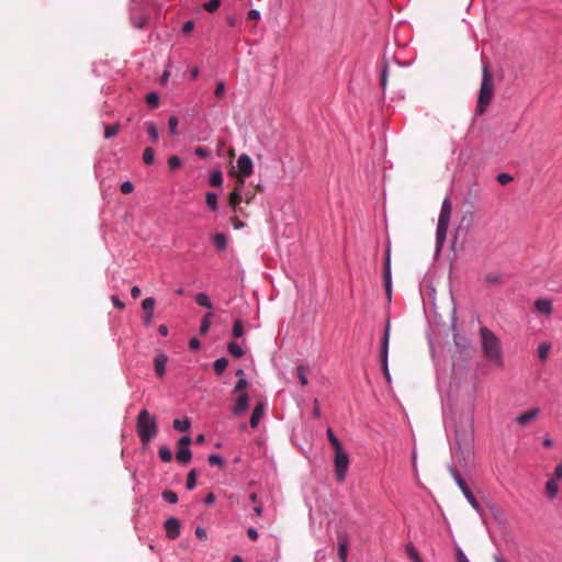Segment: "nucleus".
Here are the masks:
<instances>
[{
  "label": "nucleus",
  "mask_w": 562,
  "mask_h": 562,
  "mask_svg": "<svg viewBox=\"0 0 562 562\" xmlns=\"http://www.w3.org/2000/svg\"><path fill=\"white\" fill-rule=\"evenodd\" d=\"M194 25H195V23L193 20H189V21L184 22L182 25V29H181L182 33L186 35L190 34L193 31Z\"/></svg>",
  "instance_id": "nucleus-55"
},
{
  "label": "nucleus",
  "mask_w": 562,
  "mask_h": 562,
  "mask_svg": "<svg viewBox=\"0 0 562 562\" xmlns=\"http://www.w3.org/2000/svg\"><path fill=\"white\" fill-rule=\"evenodd\" d=\"M296 373H297V379L301 383L302 386H306L308 384V379H307V367L304 366V364H299L296 367Z\"/></svg>",
  "instance_id": "nucleus-28"
},
{
  "label": "nucleus",
  "mask_w": 562,
  "mask_h": 562,
  "mask_svg": "<svg viewBox=\"0 0 562 562\" xmlns=\"http://www.w3.org/2000/svg\"><path fill=\"white\" fill-rule=\"evenodd\" d=\"M387 70H389V67L386 64H384L381 69V74H380V83H381V87L383 90H385V88H386Z\"/></svg>",
  "instance_id": "nucleus-51"
},
{
  "label": "nucleus",
  "mask_w": 562,
  "mask_h": 562,
  "mask_svg": "<svg viewBox=\"0 0 562 562\" xmlns=\"http://www.w3.org/2000/svg\"><path fill=\"white\" fill-rule=\"evenodd\" d=\"M143 161L147 166H150V165L154 164V161H155V153H154V149L151 147L145 148V150L143 153Z\"/></svg>",
  "instance_id": "nucleus-41"
},
{
  "label": "nucleus",
  "mask_w": 562,
  "mask_h": 562,
  "mask_svg": "<svg viewBox=\"0 0 562 562\" xmlns=\"http://www.w3.org/2000/svg\"><path fill=\"white\" fill-rule=\"evenodd\" d=\"M221 5V0H209L203 3V9L210 13L215 12Z\"/></svg>",
  "instance_id": "nucleus-45"
},
{
  "label": "nucleus",
  "mask_w": 562,
  "mask_h": 562,
  "mask_svg": "<svg viewBox=\"0 0 562 562\" xmlns=\"http://www.w3.org/2000/svg\"><path fill=\"white\" fill-rule=\"evenodd\" d=\"M196 485L195 470H191L188 474L186 486L188 490H193Z\"/></svg>",
  "instance_id": "nucleus-47"
},
{
  "label": "nucleus",
  "mask_w": 562,
  "mask_h": 562,
  "mask_svg": "<svg viewBox=\"0 0 562 562\" xmlns=\"http://www.w3.org/2000/svg\"><path fill=\"white\" fill-rule=\"evenodd\" d=\"M539 413H540L539 408L529 409L527 412L519 414L516 417V422H517V424H519L521 426L526 425L529 422L533 420L539 415Z\"/></svg>",
  "instance_id": "nucleus-18"
},
{
  "label": "nucleus",
  "mask_w": 562,
  "mask_h": 562,
  "mask_svg": "<svg viewBox=\"0 0 562 562\" xmlns=\"http://www.w3.org/2000/svg\"><path fill=\"white\" fill-rule=\"evenodd\" d=\"M213 317V313H206L202 321H201V325H200V334L202 335H205L209 329H210V326H211V318Z\"/></svg>",
  "instance_id": "nucleus-38"
},
{
  "label": "nucleus",
  "mask_w": 562,
  "mask_h": 562,
  "mask_svg": "<svg viewBox=\"0 0 562 562\" xmlns=\"http://www.w3.org/2000/svg\"><path fill=\"white\" fill-rule=\"evenodd\" d=\"M448 225H449L448 220H445V218L438 220L437 228H436V237H437L438 241L443 240L446 238Z\"/></svg>",
  "instance_id": "nucleus-23"
},
{
  "label": "nucleus",
  "mask_w": 562,
  "mask_h": 562,
  "mask_svg": "<svg viewBox=\"0 0 562 562\" xmlns=\"http://www.w3.org/2000/svg\"><path fill=\"white\" fill-rule=\"evenodd\" d=\"M112 303L119 310H124L125 308V303L123 301H121L120 297L116 296V295L112 296Z\"/></svg>",
  "instance_id": "nucleus-59"
},
{
  "label": "nucleus",
  "mask_w": 562,
  "mask_h": 562,
  "mask_svg": "<svg viewBox=\"0 0 562 562\" xmlns=\"http://www.w3.org/2000/svg\"><path fill=\"white\" fill-rule=\"evenodd\" d=\"M535 307L538 313L542 315H550L552 313L553 306L552 302L549 299H538L535 301Z\"/></svg>",
  "instance_id": "nucleus-17"
},
{
  "label": "nucleus",
  "mask_w": 562,
  "mask_h": 562,
  "mask_svg": "<svg viewBox=\"0 0 562 562\" xmlns=\"http://www.w3.org/2000/svg\"><path fill=\"white\" fill-rule=\"evenodd\" d=\"M225 93V83L224 81H218L216 83V87H215V90H214V95L220 99L224 95Z\"/></svg>",
  "instance_id": "nucleus-54"
},
{
  "label": "nucleus",
  "mask_w": 562,
  "mask_h": 562,
  "mask_svg": "<svg viewBox=\"0 0 562 562\" xmlns=\"http://www.w3.org/2000/svg\"><path fill=\"white\" fill-rule=\"evenodd\" d=\"M383 280H384V286L385 291L391 296L392 292V276H391V254L390 249L385 252V259H384V268H383Z\"/></svg>",
  "instance_id": "nucleus-7"
},
{
  "label": "nucleus",
  "mask_w": 562,
  "mask_h": 562,
  "mask_svg": "<svg viewBox=\"0 0 562 562\" xmlns=\"http://www.w3.org/2000/svg\"><path fill=\"white\" fill-rule=\"evenodd\" d=\"M131 22L135 29H144L148 22V18L144 14L142 15H132Z\"/></svg>",
  "instance_id": "nucleus-30"
},
{
  "label": "nucleus",
  "mask_w": 562,
  "mask_h": 562,
  "mask_svg": "<svg viewBox=\"0 0 562 562\" xmlns=\"http://www.w3.org/2000/svg\"><path fill=\"white\" fill-rule=\"evenodd\" d=\"M120 131L119 124L104 125V138L109 139L117 135Z\"/></svg>",
  "instance_id": "nucleus-40"
},
{
  "label": "nucleus",
  "mask_w": 562,
  "mask_h": 562,
  "mask_svg": "<svg viewBox=\"0 0 562 562\" xmlns=\"http://www.w3.org/2000/svg\"><path fill=\"white\" fill-rule=\"evenodd\" d=\"M209 463L211 465L223 467L225 462H224V459L222 458V456L214 453V454L209 456Z\"/></svg>",
  "instance_id": "nucleus-50"
},
{
  "label": "nucleus",
  "mask_w": 562,
  "mask_h": 562,
  "mask_svg": "<svg viewBox=\"0 0 562 562\" xmlns=\"http://www.w3.org/2000/svg\"><path fill=\"white\" fill-rule=\"evenodd\" d=\"M172 426L176 430L186 431L190 428L191 422L188 418L175 419Z\"/></svg>",
  "instance_id": "nucleus-39"
},
{
  "label": "nucleus",
  "mask_w": 562,
  "mask_h": 562,
  "mask_svg": "<svg viewBox=\"0 0 562 562\" xmlns=\"http://www.w3.org/2000/svg\"><path fill=\"white\" fill-rule=\"evenodd\" d=\"M326 434H327L328 441L330 442V445H331V447L334 448L335 451L344 449L341 442L336 437V435L334 434L331 428H328Z\"/></svg>",
  "instance_id": "nucleus-33"
},
{
  "label": "nucleus",
  "mask_w": 562,
  "mask_h": 562,
  "mask_svg": "<svg viewBox=\"0 0 562 562\" xmlns=\"http://www.w3.org/2000/svg\"><path fill=\"white\" fill-rule=\"evenodd\" d=\"M551 477L557 479V481H560L562 479V461L555 467Z\"/></svg>",
  "instance_id": "nucleus-58"
},
{
  "label": "nucleus",
  "mask_w": 562,
  "mask_h": 562,
  "mask_svg": "<svg viewBox=\"0 0 562 562\" xmlns=\"http://www.w3.org/2000/svg\"><path fill=\"white\" fill-rule=\"evenodd\" d=\"M195 536L200 539V540H206L207 538V533L205 531V529H203L202 527H198L195 529Z\"/></svg>",
  "instance_id": "nucleus-61"
},
{
  "label": "nucleus",
  "mask_w": 562,
  "mask_h": 562,
  "mask_svg": "<svg viewBox=\"0 0 562 562\" xmlns=\"http://www.w3.org/2000/svg\"><path fill=\"white\" fill-rule=\"evenodd\" d=\"M136 431L140 441L146 445L157 435L158 425L155 415L142 409L136 418Z\"/></svg>",
  "instance_id": "nucleus-3"
},
{
  "label": "nucleus",
  "mask_w": 562,
  "mask_h": 562,
  "mask_svg": "<svg viewBox=\"0 0 562 562\" xmlns=\"http://www.w3.org/2000/svg\"><path fill=\"white\" fill-rule=\"evenodd\" d=\"M145 99L148 105L151 108H156L159 104V95L156 92L147 93Z\"/></svg>",
  "instance_id": "nucleus-46"
},
{
  "label": "nucleus",
  "mask_w": 562,
  "mask_h": 562,
  "mask_svg": "<svg viewBox=\"0 0 562 562\" xmlns=\"http://www.w3.org/2000/svg\"><path fill=\"white\" fill-rule=\"evenodd\" d=\"M227 366H228V360L224 357H221V358L216 359L213 363L214 372L217 375H221L226 370Z\"/></svg>",
  "instance_id": "nucleus-26"
},
{
  "label": "nucleus",
  "mask_w": 562,
  "mask_h": 562,
  "mask_svg": "<svg viewBox=\"0 0 562 562\" xmlns=\"http://www.w3.org/2000/svg\"><path fill=\"white\" fill-rule=\"evenodd\" d=\"M195 302L201 307H204L207 310L213 308V303L211 302L210 296L206 293H198L195 295Z\"/></svg>",
  "instance_id": "nucleus-24"
},
{
  "label": "nucleus",
  "mask_w": 562,
  "mask_h": 562,
  "mask_svg": "<svg viewBox=\"0 0 562 562\" xmlns=\"http://www.w3.org/2000/svg\"><path fill=\"white\" fill-rule=\"evenodd\" d=\"M215 495L213 493H209L205 497H204V504L206 506H211L215 503Z\"/></svg>",
  "instance_id": "nucleus-63"
},
{
  "label": "nucleus",
  "mask_w": 562,
  "mask_h": 562,
  "mask_svg": "<svg viewBox=\"0 0 562 562\" xmlns=\"http://www.w3.org/2000/svg\"><path fill=\"white\" fill-rule=\"evenodd\" d=\"M244 187V180H240L239 184L235 188V190L229 194L228 203L233 209H236L241 200V191L240 189Z\"/></svg>",
  "instance_id": "nucleus-19"
},
{
  "label": "nucleus",
  "mask_w": 562,
  "mask_h": 562,
  "mask_svg": "<svg viewBox=\"0 0 562 562\" xmlns=\"http://www.w3.org/2000/svg\"><path fill=\"white\" fill-rule=\"evenodd\" d=\"M146 131L151 142H157L159 137L158 127L154 122H146Z\"/></svg>",
  "instance_id": "nucleus-29"
},
{
  "label": "nucleus",
  "mask_w": 562,
  "mask_h": 562,
  "mask_svg": "<svg viewBox=\"0 0 562 562\" xmlns=\"http://www.w3.org/2000/svg\"><path fill=\"white\" fill-rule=\"evenodd\" d=\"M448 470H449L452 479L454 480L456 484L461 490L463 495L471 491V488L465 483L464 479L462 477V475H461L460 471L458 470V468L456 467V464H453V463L450 464L448 467Z\"/></svg>",
  "instance_id": "nucleus-13"
},
{
  "label": "nucleus",
  "mask_w": 562,
  "mask_h": 562,
  "mask_svg": "<svg viewBox=\"0 0 562 562\" xmlns=\"http://www.w3.org/2000/svg\"><path fill=\"white\" fill-rule=\"evenodd\" d=\"M158 456L162 462H170L172 460V451L168 446L159 447Z\"/></svg>",
  "instance_id": "nucleus-32"
},
{
  "label": "nucleus",
  "mask_w": 562,
  "mask_h": 562,
  "mask_svg": "<svg viewBox=\"0 0 562 562\" xmlns=\"http://www.w3.org/2000/svg\"><path fill=\"white\" fill-rule=\"evenodd\" d=\"M182 161L179 156H171L168 159V166L171 170H176L181 166Z\"/></svg>",
  "instance_id": "nucleus-53"
},
{
  "label": "nucleus",
  "mask_w": 562,
  "mask_h": 562,
  "mask_svg": "<svg viewBox=\"0 0 562 562\" xmlns=\"http://www.w3.org/2000/svg\"><path fill=\"white\" fill-rule=\"evenodd\" d=\"M263 414H265V404L261 402L257 403L251 413L250 419H249V425L251 428H256L258 426L260 419L263 417Z\"/></svg>",
  "instance_id": "nucleus-16"
},
{
  "label": "nucleus",
  "mask_w": 562,
  "mask_h": 562,
  "mask_svg": "<svg viewBox=\"0 0 562 562\" xmlns=\"http://www.w3.org/2000/svg\"><path fill=\"white\" fill-rule=\"evenodd\" d=\"M338 540V558L341 562H346L348 558L349 538L346 532H339Z\"/></svg>",
  "instance_id": "nucleus-9"
},
{
  "label": "nucleus",
  "mask_w": 562,
  "mask_h": 562,
  "mask_svg": "<svg viewBox=\"0 0 562 562\" xmlns=\"http://www.w3.org/2000/svg\"><path fill=\"white\" fill-rule=\"evenodd\" d=\"M448 470H449L452 479L454 480L456 484L461 490L463 495L471 491V488L465 483L464 479L462 477V475H461L460 471L458 470V468L456 467V464H453V463L450 464L448 467Z\"/></svg>",
  "instance_id": "nucleus-11"
},
{
  "label": "nucleus",
  "mask_w": 562,
  "mask_h": 562,
  "mask_svg": "<svg viewBox=\"0 0 562 562\" xmlns=\"http://www.w3.org/2000/svg\"><path fill=\"white\" fill-rule=\"evenodd\" d=\"M192 452L188 447H180L176 453V459L179 463L187 464L191 461Z\"/></svg>",
  "instance_id": "nucleus-22"
},
{
  "label": "nucleus",
  "mask_w": 562,
  "mask_h": 562,
  "mask_svg": "<svg viewBox=\"0 0 562 562\" xmlns=\"http://www.w3.org/2000/svg\"><path fill=\"white\" fill-rule=\"evenodd\" d=\"M166 535L169 539L175 540L180 536V521L170 517L165 521Z\"/></svg>",
  "instance_id": "nucleus-8"
},
{
  "label": "nucleus",
  "mask_w": 562,
  "mask_h": 562,
  "mask_svg": "<svg viewBox=\"0 0 562 562\" xmlns=\"http://www.w3.org/2000/svg\"><path fill=\"white\" fill-rule=\"evenodd\" d=\"M448 470H449L452 479L454 480L456 484L461 490L463 495L471 491V488L465 483L464 479L462 477V475H461L460 471L458 470V468L456 467V464H453V463L450 464L448 467Z\"/></svg>",
  "instance_id": "nucleus-10"
},
{
  "label": "nucleus",
  "mask_w": 562,
  "mask_h": 562,
  "mask_svg": "<svg viewBox=\"0 0 562 562\" xmlns=\"http://www.w3.org/2000/svg\"><path fill=\"white\" fill-rule=\"evenodd\" d=\"M496 179L501 184L506 186L512 182L514 178L509 173L501 172L497 175Z\"/></svg>",
  "instance_id": "nucleus-52"
},
{
  "label": "nucleus",
  "mask_w": 562,
  "mask_h": 562,
  "mask_svg": "<svg viewBox=\"0 0 562 562\" xmlns=\"http://www.w3.org/2000/svg\"><path fill=\"white\" fill-rule=\"evenodd\" d=\"M390 334H391V323L390 319L386 322L383 337L381 339V350H380V362L383 374L387 381L391 380V374L389 371V342H390Z\"/></svg>",
  "instance_id": "nucleus-4"
},
{
  "label": "nucleus",
  "mask_w": 562,
  "mask_h": 562,
  "mask_svg": "<svg viewBox=\"0 0 562 562\" xmlns=\"http://www.w3.org/2000/svg\"><path fill=\"white\" fill-rule=\"evenodd\" d=\"M194 154L200 158H206L210 155L209 150L205 147L201 146L194 149Z\"/></svg>",
  "instance_id": "nucleus-57"
},
{
  "label": "nucleus",
  "mask_w": 562,
  "mask_h": 562,
  "mask_svg": "<svg viewBox=\"0 0 562 562\" xmlns=\"http://www.w3.org/2000/svg\"><path fill=\"white\" fill-rule=\"evenodd\" d=\"M559 493V481L550 477L546 483V494L549 499H554Z\"/></svg>",
  "instance_id": "nucleus-20"
},
{
  "label": "nucleus",
  "mask_w": 562,
  "mask_h": 562,
  "mask_svg": "<svg viewBox=\"0 0 562 562\" xmlns=\"http://www.w3.org/2000/svg\"><path fill=\"white\" fill-rule=\"evenodd\" d=\"M463 496L472 506V508L475 509L477 513H481L483 510L481 504L477 502L472 491L465 493Z\"/></svg>",
  "instance_id": "nucleus-37"
},
{
  "label": "nucleus",
  "mask_w": 562,
  "mask_h": 562,
  "mask_svg": "<svg viewBox=\"0 0 562 562\" xmlns=\"http://www.w3.org/2000/svg\"><path fill=\"white\" fill-rule=\"evenodd\" d=\"M164 501H166L169 504H176L178 502V495L173 491L167 490L164 491L161 494Z\"/></svg>",
  "instance_id": "nucleus-44"
},
{
  "label": "nucleus",
  "mask_w": 562,
  "mask_h": 562,
  "mask_svg": "<svg viewBox=\"0 0 562 562\" xmlns=\"http://www.w3.org/2000/svg\"><path fill=\"white\" fill-rule=\"evenodd\" d=\"M550 349H551L550 342H548V341L541 342L538 348V357L541 360H544L548 357Z\"/></svg>",
  "instance_id": "nucleus-43"
},
{
  "label": "nucleus",
  "mask_w": 562,
  "mask_h": 562,
  "mask_svg": "<svg viewBox=\"0 0 562 562\" xmlns=\"http://www.w3.org/2000/svg\"><path fill=\"white\" fill-rule=\"evenodd\" d=\"M191 441H192L191 437H190V436H188V435H184V436H182V437L179 439V442H178V443H179V446H180V447H188V448H189V446H190Z\"/></svg>",
  "instance_id": "nucleus-60"
},
{
  "label": "nucleus",
  "mask_w": 562,
  "mask_h": 562,
  "mask_svg": "<svg viewBox=\"0 0 562 562\" xmlns=\"http://www.w3.org/2000/svg\"><path fill=\"white\" fill-rule=\"evenodd\" d=\"M205 203L210 210L216 211L217 210V193L207 192L205 195Z\"/></svg>",
  "instance_id": "nucleus-36"
},
{
  "label": "nucleus",
  "mask_w": 562,
  "mask_h": 562,
  "mask_svg": "<svg viewBox=\"0 0 562 562\" xmlns=\"http://www.w3.org/2000/svg\"><path fill=\"white\" fill-rule=\"evenodd\" d=\"M212 244L214 245L215 249L218 251H222L226 249L227 247V237L223 233H216L212 237Z\"/></svg>",
  "instance_id": "nucleus-21"
},
{
  "label": "nucleus",
  "mask_w": 562,
  "mask_h": 562,
  "mask_svg": "<svg viewBox=\"0 0 562 562\" xmlns=\"http://www.w3.org/2000/svg\"><path fill=\"white\" fill-rule=\"evenodd\" d=\"M244 323L241 319H236L233 324L232 336L234 338H241L244 336Z\"/></svg>",
  "instance_id": "nucleus-31"
},
{
  "label": "nucleus",
  "mask_w": 562,
  "mask_h": 562,
  "mask_svg": "<svg viewBox=\"0 0 562 562\" xmlns=\"http://www.w3.org/2000/svg\"><path fill=\"white\" fill-rule=\"evenodd\" d=\"M494 95V82L487 64L482 67V82L477 97L475 112L482 115L486 112Z\"/></svg>",
  "instance_id": "nucleus-2"
},
{
  "label": "nucleus",
  "mask_w": 562,
  "mask_h": 562,
  "mask_svg": "<svg viewBox=\"0 0 562 562\" xmlns=\"http://www.w3.org/2000/svg\"><path fill=\"white\" fill-rule=\"evenodd\" d=\"M201 346V342L198 338L193 337L189 340V347L192 350H198Z\"/></svg>",
  "instance_id": "nucleus-62"
},
{
  "label": "nucleus",
  "mask_w": 562,
  "mask_h": 562,
  "mask_svg": "<svg viewBox=\"0 0 562 562\" xmlns=\"http://www.w3.org/2000/svg\"><path fill=\"white\" fill-rule=\"evenodd\" d=\"M448 470H449L452 479L454 480L456 484L461 490L463 495L471 491V488L465 483L464 479L462 477V475H461L460 471L458 470V468L456 467V464H453V463L450 464L448 467Z\"/></svg>",
  "instance_id": "nucleus-12"
},
{
  "label": "nucleus",
  "mask_w": 562,
  "mask_h": 562,
  "mask_svg": "<svg viewBox=\"0 0 562 562\" xmlns=\"http://www.w3.org/2000/svg\"><path fill=\"white\" fill-rule=\"evenodd\" d=\"M155 305H156V301L154 297H146L142 302V310H143L144 314H148V313L154 314Z\"/></svg>",
  "instance_id": "nucleus-35"
},
{
  "label": "nucleus",
  "mask_w": 562,
  "mask_h": 562,
  "mask_svg": "<svg viewBox=\"0 0 562 562\" xmlns=\"http://www.w3.org/2000/svg\"><path fill=\"white\" fill-rule=\"evenodd\" d=\"M450 215H451V203H450V200L448 198H446L443 201H442V204H441V210H440V214H439V218L438 220H448L450 222Z\"/></svg>",
  "instance_id": "nucleus-25"
},
{
  "label": "nucleus",
  "mask_w": 562,
  "mask_h": 562,
  "mask_svg": "<svg viewBox=\"0 0 562 562\" xmlns=\"http://www.w3.org/2000/svg\"><path fill=\"white\" fill-rule=\"evenodd\" d=\"M247 536L252 540L256 541L259 537L258 531L255 528H248L247 529Z\"/></svg>",
  "instance_id": "nucleus-64"
},
{
  "label": "nucleus",
  "mask_w": 562,
  "mask_h": 562,
  "mask_svg": "<svg viewBox=\"0 0 562 562\" xmlns=\"http://www.w3.org/2000/svg\"><path fill=\"white\" fill-rule=\"evenodd\" d=\"M167 361H168V358L165 353H158L154 358L155 372L159 378H162L166 373Z\"/></svg>",
  "instance_id": "nucleus-15"
},
{
  "label": "nucleus",
  "mask_w": 562,
  "mask_h": 562,
  "mask_svg": "<svg viewBox=\"0 0 562 562\" xmlns=\"http://www.w3.org/2000/svg\"><path fill=\"white\" fill-rule=\"evenodd\" d=\"M237 169L243 178H248L254 172V164L247 154H243L237 159Z\"/></svg>",
  "instance_id": "nucleus-6"
},
{
  "label": "nucleus",
  "mask_w": 562,
  "mask_h": 562,
  "mask_svg": "<svg viewBox=\"0 0 562 562\" xmlns=\"http://www.w3.org/2000/svg\"><path fill=\"white\" fill-rule=\"evenodd\" d=\"M227 350L235 358H240L245 355V350L235 341L228 342Z\"/></svg>",
  "instance_id": "nucleus-27"
},
{
  "label": "nucleus",
  "mask_w": 562,
  "mask_h": 562,
  "mask_svg": "<svg viewBox=\"0 0 562 562\" xmlns=\"http://www.w3.org/2000/svg\"><path fill=\"white\" fill-rule=\"evenodd\" d=\"M483 356L494 366L502 368L504 357L499 338L487 327L480 328Z\"/></svg>",
  "instance_id": "nucleus-1"
},
{
  "label": "nucleus",
  "mask_w": 562,
  "mask_h": 562,
  "mask_svg": "<svg viewBox=\"0 0 562 562\" xmlns=\"http://www.w3.org/2000/svg\"><path fill=\"white\" fill-rule=\"evenodd\" d=\"M406 550H407L409 558L414 562H422V559H420L417 550L415 549V547L412 543L407 544Z\"/></svg>",
  "instance_id": "nucleus-49"
},
{
  "label": "nucleus",
  "mask_w": 562,
  "mask_h": 562,
  "mask_svg": "<svg viewBox=\"0 0 562 562\" xmlns=\"http://www.w3.org/2000/svg\"><path fill=\"white\" fill-rule=\"evenodd\" d=\"M348 468L349 456L347 452L344 449L335 451V475L337 481H345Z\"/></svg>",
  "instance_id": "nucleus-5"
},
{
  "label": "nucleus",
  "mask_w": 562,
  "mask_h": 562,
  "mask_svg": "<svg viewBox=\"0 0 562 562\" xmlns=\"http://www.w3.org/2000/svg\"><path fill=\"white\" fill-rule=\"evenodd\" d=\"M178 124H179V120L177 116L172 115L169 117L168 120V130H169V133L173 136H177L179 135V131H178Z\"/></svg>",
  "instance_id": "nucleus-42"
},
{
  "label": "nucleus",
  "mask_w": 562,
  "mask_h": 562,
  "mask_svg": "<svg viewBox=\"0 0 562 562\" xmlns=\"http://www.w3.org/2000/svg\"><path fill=\"white\" fill-rule=\"evenodd\" d=\"M248 381L246 378H239L233 389L234 393H243V391L247 387Z\"/></svg>",
  "instance_id": "nucleus-48"
},
{
  "label": "nucleus",
  "mask_w": 562,
  "mask_h": 562,
  "mask_svg": "<svg viewBox=\"0 0 562 562\" xmlns=\"http://www.w3.org/2000/svg\"><path fill=\"white\" fill-rule=\"evenodd\" d=\"M134 190V184L131 181H124L121 184V192L124 194H130Z\"/></svg>",
  "instance_id": "nucleus-56"
},
{
  "label": "nucleus",
  "mask_w": 562,
  "mask_h": 562,
  "mask_svg": "<svg viewBox=\"0 0 562 562\" xmlns=\"http://www.w3.org/2000/svg\"><path fill=\"white\" fill-rule=\"evenodd\" d=\"M248 404H249L248 395L246 393H240L232 407V413L236 416L244 414L248 408Z\"/></svg>",
  "instance_id": "nucleus-14"
},
{
  "label": "nucleus",
  "mask_w": 562,
  "mask_h": 562,
  "mask_svg": "<svg viewBox=\"0 0 562 562\" xmlns=\"http://www.w3.org/2000/svg\"><path fill=\"white\" fill-rule=\"evenodd\" d=\"M209 182L212 187H221L223 184V173L221 170H215L211 173Z\"/></svg>",
  "instance_id": "nucleus-34"
}]
</instances>
